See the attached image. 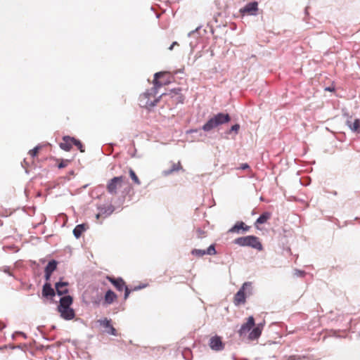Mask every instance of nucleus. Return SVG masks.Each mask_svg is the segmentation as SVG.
Returning a JSON list of instances; mask_svg holds the SVG:
<instances>
[{
  "instance_id": "obj_10",
  "label": "nucleus",
  "mask_w": 360,
  "mask_h": 360,
  "mask_svg": "<svg viewBox=\"0 0 360 360\" xmlns=\"http://www.w3.org/2000/svg\"><path fill=\"white\" fill-rule=\"evenodd\" d=\"M210 347L214 351H221L224 348V344L221 340V338L217 335L212 337L209 340Z\"/></svg>"
},
{
  "instance_id": "obj_24",
  "label": "nucleus",
  "mask_w": 360,
  "mask_h": 360,
  "mask_svg": "<svg viewBox=\"0 0 360 360\" xmlns=\"http://www.w3.org/2000/svg\"><path fill=\"white\" fill-rule=\"evenodd\" d=\"M205 254L209 255H214L217 254L214 245H211L207 250H205Z\"/></svg>"
},
{
  "instance_id": "obj_35",
  "label": "nucleus",
  "mask_w": 360,
  "mask_h": 360,
  "mask_svg": "<svg viewBox=\"0 0 360 360\" xmlns=\"http://www.w3.org/2000/svg\"><path fill=\"white\" fill-rule=\"evenodd\" d=\"M141 288L140 287H136L133 289V290H138V289H140Z\"/></svg>"
},
{
  "instance_id": "obj_14",
  "label": "nucleus",
  "mask_w": 360,
  "mask_h": 360,
  "mask_svg": "<svg viewBox=\"0 0 360 360\" xmlns=\"http://www.w3.org/2000/svg\"><path fill=\"white\" fill-rule=\"evenodd\" d=\"M42 295L44 297H53L55 295V291L51 288V285L49 283H46L42 289Z\"/></svg>"
},
{
  "instance_id": "obj_32",
  "label": "nucleus",
  "mask_w": 360,
  "mask_h": 360,
  "mask_svg": "<svg viewBox=\"0 0 360 360\" xmlns=\"http://www.w3.org/2000/svg\"><path fill=\"white\" fill-rule=\"evenodd\" d=\"M51 276V273L45 271V278H46V281H49L50 279Z\"/></svg>"
},
{
  "instance_id": "obj_1",
  "label": "nucleus",
  "mask_w": 360,
  "mask_h": 360,
  "mask_svg": "<svg viewBox=\"0 0 360 360\" xmlns=\"http://www.w3.org/2000/svg\"><path fill=\"white\" fill-rule=\"evenodd\" d=\"M264 325L265 321L255 324L253 316H250L247 319L246 322L242 324L238 333L240 337L246 335L249 333L248 340H255L261 336Z\"/></svg>"
},
{
  "instance_id": "obj_8",
  "label": "nucleus",
  "mask_w": 360,
  "mask_h": 360,
  "mask_svg": "<svg viewBox=\"0 0 360 360\" xmlns=\"http://www.w3.org/2000/svg\"><path fill=\"white\" fill-rule=\"evenodd\" d=\"M250 287V283H245L242 288L238 291L234 297V303L236 305H240L245 302V290Z\"/></svg>"
},
{
  "instance_id": "obj_22",
  "label": "nucleus",
  "mask_w": 360,
  "mask_h": 360,
  "mask_svg": "<svg viewBox=\"0 0 360 360\" xmlns=\"http://www.w3.org/2000/svg\"><path fill=\"white\" fill-rule=\"evenodd\" d=\"M41 146H36L35 148H34L33 149L30 150L28 153V154L32 158H35L39 154V150H41Z\"/></svg>"
},
{
  "instance_id": "obj_31",
  "label": "nucleus",
  "mask_w": 360,
  "mask_h": 360,
  "mask_svg": "<svg viewBox=\"0 0 360 360\" xmlns=\"http://www.w3.org/2000/svg\"><path fill=\"white\" fill-rule=\"evenodd\" d=\"M249 168H250V166L247 163L242 164L240 165V167H239V169H249Z\"/></svg>"
},
{
  "instance_id": "obj_29",
  "label": "nucleus",
  "mask_w": 360,
  "mask_h": 360,
  "mask_svg": "<svg viewBox=\"0 0 360 360\" xmlns=\"http://www.w3.org/2000/svg\"><path fill=\"white\" fill-rule=\"evenodd\" d=\"M239 129H240V125L238 124H236L231 127V131H235L237 134Z\"/></svg>"
},
{
  "instance_id": "obj_27",
  "label": "nucleus",
  "mask_w": 360,
  "mask_h": 360,
  "mask_svg": "<svg viewBox=\"0 0 360 360\" xmlns=\"http://www.w3.org/2000/svg\"><path fill=\"white\" fill-rule=\"evenodd\" d=\"M74 145L79 150L80 152L84 153V148L80 141L75 139Z\"/></svg>"
},
{
  "instance_id": "obj_26",
  "label": "nucleus",
  "mask_w": 360,
  "mask_h": 360,
  "mask_svg": "<svg viewBox=\"0 0 360 360\" xmlns=\"http://www.w3.org/2000/svg\"><path fill=\"white\" fill-rule=\"evenodd\" d=\"M70 162V160H60L58 167L59 169L65 168L69 165Z\"/></svg>"
},
{
  "instance_id": "obj_28",
  "label": "nucleus",
  "mask_w": 360,
  "mask_h": 360,
  "mask_svg": "<svg viewBox=\"0 0 360 360\" xmlns=\"http://www.w3.org/2000/svg\"><path fill=\"white\" fill-rule=\"evenodd\" d=\"M181 169H182V167L181 165V163L179 162H178L177 163L173 164L172 167L170 170V172H174V171H178Z\"/></svg>"
},
{
  "instance_id": "obj_20",
  "label": "nucleus",
  "mask_w": 360,
  "mask_h": 360,
  "mask_svg": "<svg viewBox=\"0 0 360 360\" xmlns=\"http://www.w3.org/2000/svg\"><path fill=\"white\" fill-rule=\"evenodd\" d=\"M57 267V262L55 260L50 261L45 268V271L53 273Z\"/></svg>"
},
{
  "instance_id": "obj_12",
  "label": "nucleus",
  "mask_w": 360,
  "mask_h": 360,
  "mask_svg": "<svg viewBox=\"0 0 360 360\" xmlns=\"http://www.w3.org/2000/svg\"><path fill=\"white\" fill-rule=\"evenodd\" d=\"M74 142L75 138L70 136H64L63 138V141L60 143V147L65 151H69L74 145Z\"/></svg>"
},
{
  "instance_id": "obj_2",
  "label": "nucleus",
  "mask_w": 360,
  "mask_h": 360,
  "mask_svg": "<svg viewBox=\"0 0 360 360\" xmlns=\"http://www.w3.org/2000/svg\"><path fill=\"white\" fill-rule=\"evenodd\" d=\"M73 300L70 295L62 297L60 300V303L57 307L61 318L65 320H72L75 316V312L72 308L70 307L72 304Z\"/></svg>"
},
{
  "instance_id": "obj_25",
  "label": "nucleus",
  "mask_w": 360,
  "mask_h": 360,
  "mask_svg": "<svg viewBox=\"0 0 360 360\" xmlns=\"http://www.w3.org/2000/svg\"><path fill=\"white\" fill-rule=\"evenodd\" d=\"M179 91H180V89H177V90L172 91V93H174V95L176 96V99L178 100V102L182 103L184 98L181 94H179Z\"/></svg>"
},
{
  "instance_id": "obj_9",
  "label": "nucleus",
  "mask_w": 360,
  "mask_h": 360,
  "mask_svg": "<svg viewBox=\"0 0 360 360\" xmlns=\"http://www.w3.org/2000/svg\"><path fill=\"white\" fill-rule=\"evenodd\" d=\"M258 11V3L253 1L246 4L243 8L240 9V13L243 15H255Z\"/></svg>"
},
{
  "instance_id": "obj_33",
  "label": "nucleus",
  "mask_w": 360,
  "mask_h": 360,
  "mask_svg": "<svg viewBox=\"0 0 360 360\" xmlns=\"http://www.w3.org/2000/svg\"><path fill=\"white\" fill-rule=\"evenodd\" d=\"M174 46H179L178 42H176V41L173 42V43L172 44V45L169 47V49L170 51H172V50L174 49Z\"/></svg>"
},
{
  "instance_id": "obj_3",
  "label": "nucleus",
  "mask_w": 360,
  "mask_h": 360,
  "mask_svg": "<svg viewBox=\"0 0 360 360\" xmlns=\"http://www.w3.org/2000/svg\"><path fill=\"white\" fill-rule=\"evenodd\" d=\"M231 117L227 113H218L210 118L202 127L205 131H210L219 125L229 122Z\"/></svg>"
},
{
  "instance_id": "obj_16",
  "label": "nucleus",
  "mask_w": 360,
  "mask_h": 360,
  "mask_svg": "<svg viewBox=\"0 0 360 360\" xmlns=\"http://www.w3.org/2000/svg\"><path fill=\"white\" fill-rule=\"evenodd\" d=\"M116 294L112 291L111 290H109L106 292L105 297H104V302L107 304H112L114 301L117 299Z\"/></svg>"
},
{
  "instance_id": "obj_6",
  "label": "nucleus",
  "mask_w": 360,
  "mask_h": 360,
  "mask_svg": "<svg viewBox=\"0 0 360 360\" xmlns=\"http://www.w3.org/2000/svg\"><path fill=\"white\" fill-rule=\"evenodd\" d=\"M172 77L167 72H157L154 75V86L156 89L171 82Z\"/></svg>"
},
{
  "instance_id": "obj_17",
  "label": "nucleus",
  "mask_w": 360,
  "mask_h": 360,
  "mask_svg": "<svg viewBox=\"0 0 360 360\" xmlns=\"http://www.w3.org/2000/svg\"><path fill=\"white\" fill-rule=\"evenodd\" d=\"M88 226L85 224H82L76 226V227L73 230V234L77 238H79L82 233L87 229Z\"/></svg>"
},
{
  "instance_id": "obj_19",
  "label": "nucleus",
  "mask_w": 360,
  "mask_h": 360,
  "mask_svg": "<svg viewBox=\"0 0 360 360\" xmlns=\"http://www.w3.org/2000/svg\"><path fill=\"white\" fill-rule=\"evenodd\" d=\"M244 222L243 221H238L235 224V225L231 227L229 232L230 233H238L240 230H242L243 229Z\"/></svg>"
},
{
  "instance_id": "obj_30",
  "label": "nucleus",
  "mask_w": 360,
  "mask_h": 360,
  "mask_svg": "<svg viewBox=\"0 0 360 360\" xmlns=\"http://www.w3.org/2000/svg\"><path fill=\"white\" fill-rule=\"evenodd\" d=\"M197 233H198V237H199V238H202V237H204V236H205V233L204 231H202V230H200V229H198V230H197Z\"/></svg>"
},
{
  "instance_id": "obj_18",
  "label": "nucleus",
  "mask_w": 360,
  "mask_h": 360,
  "mask_svg": "<svg viewBox=\"0 0 360 360\" xmlns=\"http://www.w3.org/2000/svg\"><path fill=\"white\" fill-rule=\"evenodd\" d=\"M271 214L270 212H264L257 219L255 224H264L271 218Z\"/></svg>"
},
{
  "instance_id": "obj_15",
  "label": "nucleus",
  "mask_w": 360,
  "mask_h": 360,
  "mask_svg": "<svg viewBox=\"0 0 360 360\" xmlns=\"http://www.w3.org/2000/svg\"><path fill=\"white\" fill-rule=\"evenodd\" d=\"M347 125L349 127V129L355 132H360V120L355 119L352 122L351 120L347 121Z\"/></svg>"
},
{
  "instance_id": "obj_34",
  "label": "nucleus",
  "mask_w": 360,
  "mask_h": 360,
  "mask_svg": "<svg viewBox=\"0 0 360 360\" xmlns=\"http://www.w3.org/2000/svg\"><path fill=\"white\" fill-rule=\"evenodd\" d=\"M249 229H250V226L245 225V224L244 223L243 229L242 230L243 231H249Z\"/></svg>"
},
{
  "instance_id": "obj_21",
  "label": "nucleus",
  "mask_w": 360,
  "mask_h": 360,
  "mask_svg": "<svg viewBox=\"0 0 360 360\" xmlns=\"http://www.w3.org/2000/svg\"><path fill=\"white\" fill-rule=\"evenodd\" d=\"M129 174L131 179H132V181H134V183L135 184H136V185L141 184L140 179H139V177L136 174L135 172L132 169H131V168L129 169Z\"/></svg>"
},
{
  "instance_id": "obj_13",
  "label": "nucleus",
  "mask_w": 360,
  "mask_h": 360,
  "mask_svg": "<svg viewBox=\"0 0 360 360\" xmlns=\"http://www.w3.org/2000/svg\"><path fill=\"white\" fill-rule=\"evenodd\" d=\"M68 283L67 282H59L56 283V290L59 295L68 293Z\"/></svg>"
},
{
  "instance_id": "obj_4",
  "label": "nucleus",
  "mask_w": 360,
  "mask_h": 360,
  "mask_svg": "<svg viewBox=\"0 0 360 360\" xmlns=\"http://www.w3.org/2000/svg\"><path fill=\"white\" fill-rule=\"evenodd\" d=\"M234 243L242 247H250L258 251L263 250V246L259 238L255 236L240 237L234 240Z\"/></svg>"
},
{
  "instance_id": "obj_23",
  "label": "nucleus",
  "mask_w": 360,
  "mask_h": 360,
  "mask_svg": "<svg viewBox=\"0 0 360 360\" xmlns=\"http://www.w3.org/2000/svg\"><path fill=\"white\" fill-rule=\"evenodd\" d=\"M191 254L194 256L200 257L204 256L205 254V250L194 249L191 251Z\"/></svg>"
},
{
  "instance_id": "obj_36",
  "label": "nucleus",
  "mask_w": 360,
  "mask_h": 360,
  "mask_svg": "<svg viewBox=\"0 0 360 360\" xmlns=\"http://www.w3.org/2000/svg\"><path fill=\"white\" fill-rule=\"evenodd\" d=\"M326 90L330 91H333V89H332L331 88H328V89H326Z\"/></svg>"
},
{
  "instance_id": "obj_11",
  "label": "nucleus",
  "mask_w": 360,
  "mask_h": 360,
  "mask_svg": "<svg viewBox=\"0 0 360 360\" xmlns=\"http://www.w3.org/2000/svg\"><path fill=\"white\" fill-rule=\"evenodd\" d=\"M98 323H99L100 326L105 328L106 329V332L110 335H116L117 332L115 328L111 324V320L105 318L103 319L98 320Z\"/></svg>"
},
{
  "instance_id": "obj_5",
  "label": "nucleus",
  "mask_w": 360,
  "mask_h": 360,
  "mask_svg": "<svg viewBox=\"0 0 360 360\" xmlns=\"http://www.w3.org/2000/svg\"><path fill=\"white\" fill-rule=\"evenodd\" d=\"M126 177L124 176H115L110 179L106 184V191L112 195H117L125 184Z\"/></svg>"
},
{
  "instance_id": "obj_7",
  "label": "nucleus",
  "mask_w": 360,
  "mask_h": 360,
  "mask_svg": "<svg viewBox=\"0 0 360 360\" xmlns=\"http://www.w3.org/2000/svg\"><path fill=\"white\" fill-rule=\"evenodd\" d=\"M107 279L116 288L117 290L122 291L124 288V300H127L131 292V290L125 286V282L121 278H115L110 276H107Z\"/></svg>"
}]
</instances>
